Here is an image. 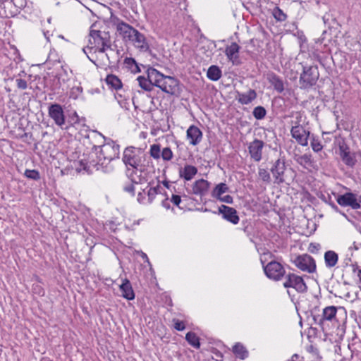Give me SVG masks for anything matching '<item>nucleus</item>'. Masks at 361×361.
Wrapping results in <instances>:
<instances>
[{"mask_svg": "<svg viewBox=\"0 0 361 361\" xmlns=\"http://www.w3.org/2000/svg\"><path fill=\"white\" fill-rule=\"evenodd\" d=\"M93 135L104 140V143L101 145H93L92 152L99 154L103 159V164L106 166L112 160L118 159L120 156V145L111 138H107L97 130L92 132Z\"/></svg>", "mask_w": 361, "mask_h": 361, "instance_id": "obj_1", "label": "nucleus"}, {"mask_svg": "<svg viewBox=\"0 0 361 361\" xmlns=\"http://www.w3.org/2000/svg\"><path fill=\"white\" fill-rule=\"evenodd\" d=\"M94 26L95 24H92L90 27L88 45L83 48L84 53L87 54L86 49H95L94 52L99 53H104L106 49L113 50L109 32L94 30Z\"/></svg>", "mask_w": 361, "mask_h": 361, "instance_id": "obj_2", "label": "nucleus"}, {"mask_svg": "<svg viewBox=\"0 0 361 361\" xmlns=\"http://www.w3.org/2000/svg\"><path fill=\"white\" fill-rule=\"evenodd\" d=\"M48 114L49 117L54 120L55 124L62 129H68L71 126L78 123L79 121L76 112H74L72 116H69L67 118L62 106L57 103L49 105Z\"/></svg>", "mask_w": 361, "mask_h": 361, "instance_id": "obj_3", "label": "nucleus"}, {"mask_svg": "<svg viewBox=\"0 0 361 361\" xmlns=\"http://www.w3.org/2000/svg\"><path fill=\"white\" fill-rule=\"evenodd\" d=\"M147 155L142 148H137L133 146H128L125 148L123 154L122 161L127 168V173L130 171L129 167L137 170L142 166V162L145 161Z\"/></svg>", "mask_w": 361, "mask_h": 361, "instance_id": "obj_4", "label": "nucleus"}, {"mask_svg": "<svg viewBox=\"0 0 361 361\" xmlns=\"http://www.w3.org/2000/svg\"><path fill=\"white\" fill-rule=\"evenodd\" d=\"M319 78V72L317 66H302V72L299 78L300 88L311 89L317 84Z\"/></svg>", "mask_w": 361, "mask_h": 361, "instance_id": "obj_5", "label": "nucleus"}, {"mask_svg": "<svg viewBox=\"0 0 361 361\" xmlns=\"http://www.w3.org/2000/svg\"><path fill=\"white\" fill-rule=\"evenodd\" d=\"M262 264L264 274L269 279L279 281L285 276L286 270L281 263L273 260L267 265H264L263 262Z\"/></svg>", "mask_w": 361, "mask_h": 361, "instance_id": "obj_6", "label": "nucleus"}, {"mask_svg": "<svg viewBox=\"0 0 361 361\" xmlns=\"http://www.w3.org/2000/svg\"><path fill=\"white\" fill-rule=\"evenodd\" d=\"M181 86L178 79L164 75L158 87L169 94L178 96L182 92Z\"/></svg>", "mask_w": 361, "mask_h": 361, "instance_id": "obj_7", "label": "nucleus"}, {"mask_svg": "<svg viewBox=\"0 0 361 361\" xmlns=\"http://www.w3.org/2000/svg\"><path fill=\"white\" fill-rule=\"evenodd\" d=\"M336 198V202L341 207H350L353 209H358L361 208V195H357L353 192H348L343 195H336L333 193Z\"/></svg>", "mask_w": 361, "mask_h": 361, "instance_id": "obj_8", "label": "nucleus"}, {"mask_svg": "<svg viewBox=\"0 0 361 361\" xmlns=\"http://www.w3.org/2000/svg\"><path fill=\"white\" fill-rule=\"evenodd\" d=\"M339 149V156L341 159L348 167L353 168L357 161L356 159V153L351 152L350 147L344 139H342L338 144Z\"/></svg>", "mask_w": 361, "mask_h": 361, "instance_id": "obj_9", "label": "nucleus"}, {"mask_svg": "<svg viewBox=\"0 0 361 361\" xmlns=\"http://www.w3.org/2000/svg\"><path fill=\"white\" fill-rule=\"evenodd\" d=\"M269 170L273 176L274 183L278 185L283 183L285 182L284 176L286 171L285 157H279L272 162Z\"/></svg>", "mask_w": 361, "mask_h": 361, "instance_id": "obj_10", "label": "nucleus"}, {"mask_svg": "<svg viewBox=\"0 0 361 361\" xmlns=\"http://www.w3.org/2000/svg\"><path fill=\"white\" fill-rule=\"evenodd\" d=\"M337 307L335 306H329L323 310L322 314H314L313 320L315 324H318L323 331L326 330V324L327 322H333L336 320V314Z\"/></svg>", "mask_w": 361, "mask_h": 361, "instance_id": "obj_11", "label": "nucleus"}, {"mask_svg": "<svg viewBox=\"0 0 361 361\" xmlns=\"http://www.w3.org/2000/svg\"><path fill=\"white\" fill-rule=\"evenodd\" d=\"M286 281L283 283V286L286 288H293L297 292L304 293L307 290V286L304 281L303 279L293 273H288L285 275Z\"/></svg>", "mask_w": 361, "mask_h": 361, "instance_id": "obj_12", "label": "nucleus"}, {"mask_svg": "<svg viewBox=\"0 0 361 361\" xmlns=\"http://www.w3.org/2000/svg\"><path fill=\"white\" fill-rule=\"evenodd\" d=\"M293 263L301 271H307L310 274L314 273L316 271L315 260L307 254L297 256Z\"/></svg>", "mask_w": 361, "mask_h": 361, "instance_id": "obj_13", "label": "nucleus"}, {"mask_svg": "<svg viewBox=\"0 0 361 361\" xmlns=\"http://www.w3.org/2000/svg\"><path fill=\"white\" fill-rule=\"evenodd\" d=\"M290 133L292 137L295 139L300 145L305 147L308 145L310 132L306 130L303 126L300 125L293 126L290 130Z\"/></svg>", "mask_w": 361, "mask_h": 361, "instance_id": "obj_14", "label": "nucleus"}, {"mask_svg": "<svg viewBox=\"0 0 361 361\" xmlns=\"http://www.w3.org/2000/svg\"><path fill=\"white\" fill-rule=\"evenodd\" d=\"M216 214V212H214ZM217 214H221L222 218L231 222L233 224H237L239 222L240 218L235 209L228 206L221 204L218 208Z\"/></svg>", "mask_w": 361, "mask_h": 361, "instance_id": "obj_15", "label": "nucleus"}, {"mask_svg": "<svg viewBox=\"0 0 361 361\" xmlns=\"http://www.w3.org/2000/svg\"><path fill=\"white\" fill-rule=\"evenodd\" d=\"M264 146V142L259 139H255L250 143L248 147L250 157L255 161H259L262 157V149Z\"/></svg>", "mask_w": 361, "mask_h": 361, "instance_id": "obj_16", "label": "nucleus"}, {"mask_svg": "<svg viewBox=\"0 0 361 361\" xmlns=\"http://www.w3.org/2000/svg\"><path fill=\"white\" fill-rule=\"evenodd\" d=\"M210 185L211 183L204 178L197 180L192 185V193L201 197L204 196L208 192Z\"/></svg>", "mask_w": 361, "mask_h": 361, "instance_id": "obj_17", "label": "nucleus"}, {"mask_svg": "<svg viewBox=\"0 0 361 361\" xmlns=\"http://www.w3.org/2000/svg\"><path fill=\"white\" fill-rule=\"evenodd\" d=\"M130 42H132L133 44L142 51L151 52L149 45L147 42V39L142 33L140 32L137 30H135L133 34V37Z\"/></svg>", "mask_w": 361, "mask_h": 361, "instance_id": "obj_18", "label": "nucleus"}, {"mask_svg": "<svg viewBox=\"0 0 361 361\" xmlns=\"http://www.w3.org/2000/svg\"><path fill=\"white\" fill-rule=\"evenodd\" d=\"M116 29L120 35L125 41H130L136 29L130 25L121 21L117 24Z\"/></svg>", "mask_w": 361, "mask_h": 361, "instance_id": "obj_19", "label": "nucleus"}, {"mask_svg": "<svg viewBox=\"0 0 361 361\" xmlns=\"http://www.w3.org/2000/svg\"><path fill=\"white\" fill-rule=\"evenodd\" d=\"M187 138L192 145H198L202 138V132L196 126L192 125L187 130Z\"/></svg>", "mask_w": 361, "mask_h": 361, "instance_id": "obj_20", "label": "nucleus"}, {"mask_svg": "<svg viewBox=\"0 0 361 361\" xmlns=\"http://www.w3.org/2000/svg\"><path fill=\"white\" fill-rule=\"evenodd\" d=\"M240 47L236 42H232L230 46L226 47L225 49V54L227 59L232 61L233 64H239L237 61L239 59V51Z\"/></svg>", "mask_w": 361, "mask_h": 361, "instance_id": "obj_21", "label": "nucleus"}, {"mask_svg": "<svg viewBox=\"0 0 361 361\" xmlns=\"http://www.w3.org/2000/svg\"><path fill=\"white\" fill-rule=\"evenodd\" d=\"M267 80L274 87V89L279 93L284 90V83L281 78L274 72L267 74Z\"/></svg>", "mask_w": 361, "mask_h": 361, "instance_id": "obj_22", "label": "nucleus"}, {"mask_svg": "<svg viewBox=\"0 0 361 361\" xmlns=\"http://www.w3.org/2000/svg\"><path fill=\"white\" fill-rule=\"evenodd\" d=\"M121 291V295L128 300L135 299V293L132 288V285L128 279L123 280L122 283L119 286Z\"/></svg>", "mask_w": 361, "mask_h": 361, "instance_id": "obj_23", "label": "nucleus"}, {"mask_svg": "<svg viewBox=\"0 0 361 361\" xmlns=\"http://www.w3.org/2000/svg\"><path fill=\"white\" fill-rule=\"evenodd\" d=\"M197 168L192 165L186 164L183 168L179 169V176L186 181H189L197 173Z\"/></svg>", "mask_w": 361, "mask_h": 361, "instance_id": "obj_24", "label": "nucleus"}, {"mask_svg": "<svg viewBox=\"0 0 361 361\" xmlns=\"http://www.w3.org/2000/svg\"><path fill=\"white\" fill-rule=\"evenodd\" d=\"M146 73L147 77L153 84V87L156 86L158 87L161 82H162V79L164 77V75L157 69L149 66L147 68Z\"/></svg>", "mask_w": 361, "mask_h": 361, "instance_id": "obj_25", "label": "nucleus"}, {"mask_svg": "<svg viewBox=\"0 0 361 361\" xmlns=\"http://www.w3.org/2000/svg\"><path fill=\"white\" fill-rule=\"evenodd\" d=\"M257 97V92L253 89H250L247 93L237 92L235 99L241 104H248L254 101Z\"/></svg>", "mask_w": 361, "mask_h": 361, "instance_id": "obj_26", "label": "nucleus"}, {"mask_svg": "<svg viewBox=\"0 0 361 361\" xmlns=\"http://www.w3.org/2000/svg\"><path fill=\"white\" fill-rule=\"evenodd\" d=\"M105 82L111 90H118L123 87L121 79L114 74L107 75L105 78Z\"/></svg>", "mask_w": 361, "mask_h": 361, "instance_id": "obj_27", "label": "nucleus"}, {"mask_svg": "<svg viewBox=\"0 0 361 361\" xmlns=\"http://www.w3.org/2000/svg\"><path fill=\"white\" fill-rule=\"evenodd\" d=\"M325 265L328 268H332L336 265L338 262V255L333 250H328L324 253Z\"/></svg>", "mask_w": 361, "mask_h": 361, "instance_id": "obj_28", "label": "nucleus"}, {"mask_svg": "<svg viewBox=\"0 0 361 361\" xmlns=\"http://www.w3.org/2000/svg\"><path fill=\"white\" fill-rule=\"evenodd\" d=\"M314 59L317 60L324 68H330V61L334 63V59L331 56L323 54L321 55L317 51L312 54Z\"/></svg>", "mask_w": 361, "mask_h": 361, "instance_id": "obj_29", "label": "nucleus"}, {"mask_svg": "<svg viewBox=\"0 0 361 361\" xmlns=\"http://www.w3.org/2000/svg\"><path fill=\"white\" fill-rule=\"evenodd\" d=\"M0 7L3 8H11L14 6L19 9H22L25 7L27 4L25 0H0Z\"/></svg>", "mask_w": 361, "mask_h": 361, "instance_id": "obj_30", "label": "nucleus"}, {"mask_svg": "<svg viewBox=\"0 0 361 361\" xmlns=\"http://www.w3.org/2000/svg\"><path fill=\"white\" fill-rule=\"evenodd\" d=\"M207 76L212 81H217L221 78L222 71L219 66L212 65L208 68Z\"/></svg>", "mask_w": 361, "mask_h": 361, "instance_id": "obj_31", "label": "nucleus"}, {"mask_svg": "<svg viewBox=\"0 0 361 361\" xmlns=\"http://www.w3.org/2000/svg\"><path fill=\"white\" fill-rule=\"evenodd\" d=\"M229 191V188L228 185L224 183H220L217 184L213 189V190L211 192V195L212 197L216 199H219L221 195Z\"/></svg>", "mask_w": 361, "mask_h": 361, "instance_id": "obj_32", "label": "nucleus"}, {"mask_svg": "<svg viewBox=\"0 0 361 361\" xmlns=\"http://www.w3.org/2000/svg\"><path fill=\"white\" fill-rule=\"evenodd\" d=\"M233 353L241 360H244L248 356V351L240 343H237L233 346Z\"/></svg>", "mask_w": 361, "mask_h": 361, "instance_id": "obj_33", "label": "nucleus"}, {"mask_svg": "<svg viewBox=\"0 0 361 361\" xmlns=\"http://www.w3.org/2000/svg\"><path fill=\"white\" fill-rule=\"evenodd\" d=\"M294 160L300 165L303 167H306L307 166H312V155L305 154L303 155L295 154L293 157Z\"/></svg>", "mask_w": 361, "mask_h": 361, "instance_id": "obj_34", "label": "nucleus"}, {"mask_svg": "<svg viewBox=\"0 0 361 361\" xmlns=\"http://www.w3.org/2000/svg\"><path fill=\"white\" fill-rule=\"evenodd\" d=\"M95 155L96 159H94L92 157H89L88 158L87 162L90 171L91 167L95 168L97 170H99L100 167H104V166H106L105 164H103V159H102V157L99 155V154H95Z\"/></svg>", "mask_w": 361, "mask_h": 361, "instance_id": "obj_35", "label": "nucleus"}, {"mask_svg": "<svg viewBox=\"0 0 361 361\" xmlns=\"http://www.w3.org/2000/svg\"><path fill=\"white\" fill-rule=\"evenodd\" d=\"M185 340L193 348L196 349H199L200 348V338L195 332H188L185 335Z\"/></svg>", "mask_w": 361, "mask_h": 361, "instance_id": "obj_36", "label": "nucleus"}, {"mask_svg": "<svg viewBox=\"0 0 361 361\" xmlns=\"http://www.w3.org/2000/svg\"><path fill=\"white\" fill-rule=\"evenodd\" d=\"M139 86L144 90L150 92L153 90V84L151 82V80L148 77H145L142 75H140L137 78Z\"/></svg>", "mask_w": 361, "mask_h": 361, "instance_id": "obj_37", "label": "nucleus"}, {"mask_svg": "<svg viewBox=\"0 0 361 361\" xmlns=\"http://www.w3.org/2000/svg\"><path fill=\"white\" fill-rule=\"evenodd\" d=\"M348 348L353 355H358L361 353V340L357 337H354L352 339V342L348 344Z\"/></svg>", "mask_w": 361, "mask_h": 361, "instance_id": "obj_38", "label": "nucleus"}, {"mask_svg": "<svg viewBox=\"0 0 361 361\" xmlns=\"http://www.w3.org/2000/svg\"><path fill=\"white\" fill-rule=\"evenodd\" d=\"M309 139L310 140V145L314 152H319L322 151L323 146L317 136L310 133Z\"/></svg>", "mask_w": 361, "mask_h": 361, "instance_id": "obj_39", "label": "nucleus"}, {"mask_svg": "<svg viewBox=\"0 0 361 361\" xmlns=\"http://www.w3.org/2000/svg\"><path fill=\"white\" fill-rule=\"evenodd\" d=\"M319 198L321 199L323 202L328 204L331 206V207L336 212H339L338 207L335 204V202L332 200L331 196L329 194L320 193L318 195Z\"/></svg>", "mask_w": 361, "mask_h": 361, "instance_id": "obj_40", "label": "nucleus"}, {"mask_svg": "<svg viewBox=\"0 0 361 361\" xmlns=\"http://www.w3.org/2000/svg\"><path fill=\"white\" fill-rule=\"evenodd\" d=\"M252 115L257 120H262L265 118L267 115V110L262 106H257L254 108Z\"/></svg>", "mask_w": 361, "mask_h": 361, "instance_id": "obj_41", "label": "nucleus"}, {"mask_svg": "<svg viewBox=\"0 0 361 361\" xmlns=\"http://www.w3.org/2000/svg\"><path fill=\"white\" fill-rule=\"evenodd\" d=\"M258 175L259 178L265 183L269 184L271 182L270 173L267 169L259 168Z\"/></svg>", "mask_w": 361, "mask_h": 361, "instance_id": "obj_42", "label": "nucleus"}, {"mask_svg": "<svg viewBox=\"0 0 361 361\" xmlns=\"http://www.w3.org/2000/svg\"><path fill=\"white\" fill-rule=\"evenodd\" d=\"M24 175L30 180H39L40 179L39 172L35 169H26Z\"/></svg>", "mask_w": 361, "mask_h": 361, "instance_id": "obj_43", "label": "nucleus"}, {"mask_svg": "<svg viewBox=\"0 0 361 361\" xmlns=\"http://www.w3.org/2000/svg\"><path fill=\"white\" fill-rule=\"evenodd\" d=\"M273 16L277 21L286 20L287 16L283 11L278 6H276L273 10Z\"/></svg>", "mask_w": 361, "mask_h": 361, "instance_id": "obj_44", "label": "nucleus"}, {"mask_svg": "<svg viewBox=\"0 0 361 361\" xmlns=\"http://www.w3.org/2000/svg\"><path fill=\"white\" fill-rule=\"evenodd\" d=\"M160 185L158 184L156 187H152L147 192L148 201L149 203L152 202L156 195L160 193Z\"/></svg>", "mask_w": 361, "mask_h": 361, "instance_id": "obj_45", "label": "nucleus"}, {"mask_svg": "<svg viewBox=\"0 0 361 361\" xmlns=\"http://www.w3.org/2000/svg\"><path fill=\"white\" fill-rule=\"evenodd\" d=\"M149 154L154 159H159L161 157L160 145L159 144L151 145Z\"/></svg>", "mask_w": 361, "mask_h": 361, "instance_id": "obj_46", "label": "nucleus"}, {"mask_svg": "<svg viewBox=\"0 0 361 361\" xmlns=\"http://www.w3.org/2000/svg\"><path fill=\"white\" fill-rule=\"evenodd\" d=\"M74 164L78 171L84 170L86 171L87 172H90L87 160L81 159L78 161L75 162Z\"/></svg>", "mask_w": 361, "mask_h": 361, "instance_id": "obj_47", "label": "nucleus"}, {"mask_svg": "<svg viewBox=\"0 0 361 361\" xmlns=\"http://www.w3.org/2000/svg\"><path fill=\"white\" fill-rule=\"evenodd\" d=\"M161 156L164 161H170L173 158V152L170 147H164L162 149Z\"/></svg>", "mask_w": 361, "mask_h": 361, "instance_id": "obj_48", "label": "nucleus"}, {"mask_svg": "<svg viewBox=\"0 0 361 361\" xmlns=\"http://www.w3.org/2000/svg\"><path fill=\"white\" fill-rule=\"evenodd\" d=\"M173 322V327L176 330L181 331L185 329V324L184 322L176 319H174Z\"/></svg>", "mask_w": 361, "mask_h": 361, "instance_id": "obj_49", "label": "nucleus"}, {"mask_svg": "<svg viewBox=\"0 0 361 361\" xmlns=\"http://www.w3.org/2000/svg\"><path fill=\"white\" fill-rule=\"evenodd\" d=\"M181 196L178 195H172L171 198V202L176 206H177L178 208L182 209V207L180 206V204L182 202Z\"/></svg>", "mask_w": 361, "mask_h": 361, "instance_id": "obj_50", "label": "nucleus"}, {"mask_svg": "<svg viewBox=\"0 0 361 361\" xmlns=\"http://www.w3.org/2000/svg\"><path fill=\"white\" fill-rule=\"evenodd\" d=\"M137 63V61H135V59L134 58H132V57H126L125 59H124V64L126 65V67L129 69H133V66H135L136 65Z\"/></svg>", "mask_w": 361, "mask_h": 361, "instance_id": "obj_51", "label": "nucleus"}, {"mask_svg": "<svg viewBox=\"0 0 361 361\" xmlns=\"http://www.w3.org/2000/svg\"><path fill=\"white\" fill-rule=\"evenodd\" d=\"M123 190L128 193H130L132 196L135 195V188L133 183H128L123 187Z\"/></svg>", "mask_w": 361, "mask_h": 361, "instance_id": "obj_52", "label": "nucleus"}, {"mask_svg": "<svg viewBox=\"0 0 361 361\" xmlns=\"http://www.w3.org/2000/svg\"><path fill=\"white\" fill-rule=\"evenodd\" d=\"M16 85L18 89H20V90L27 89V83L26 80L21 79V78H18V79H16Z\"/></svg>", "mask_w": 361, "mask_h": 361, "instance_id": "obj_53", "label": "nucleus"}, {"mask_svg": "<svg viewBox=\"0 0 361 361\" xmlns=\"http://www.w3.org/2000/svg\"><path fill=\"white\" fill-rule=\"evenodd\" d=\"M320 245L319 243H311L309 246V251L312 253L317 252L320 249Z\"/></svg>", "mask_w": 361, "mask_h": 361, "instance_id": "obj_54", "label": "nucleus"}, {"mask_svg": "<svg viewBox=\"0 0 361 361\" xmlns=\"http://www.w3.org/2000/svg\"><path fill=\"white\" fill-rule=\"evenodd\" d=\"M221 202H226L227 204H233V198L230 195H225L224 197H221L219 199H218Z\"/></svg>", "mask_w": 361, "mask_h": 361, "instance_id": "obj_55", "label": "nucleus"}, {"mask_svg": "<svg viewBox=\"0 0 361 361\" xmlns=\"http://www.w3.org/2000/svg\"><path fill=\"white\" fill-rule=\"evenodd\" d=\"M33 291L35 293L39 295L43 296L44 295V290L39 285H36L33 287Z\"/></svg>", "mask_w": 361, "mask_h": 361, "instance_id": "obj_56", "label": "nucleus"}, {"mask_svg": "<svg viewBox=\"0 0 361 361\" xmlns=\"http://www.w3.org/2000/svg\"><path fill=\"white\" fill-rule=\"evenodd\" d=\"M135 171H131L130 173H127V176L130 179V183H133V185L135 186V184H138L139 182L135 180V178H133V175L135 174Z\"/></svg>", "mask_w": 361, "mask_h": 361, "instance_id": "obj_57", "label": "nucleus"}, {"mask_svg": "<svg viewBox=\"0 0 361 361\" xmlns=\"http://www.w3.org/2000/svg\"><path fill=\"white\" fill-rule=\"evenodd\" d=\"M161 205L166 208V209H169L171 208V205H170V203H169V198L166 197L165 198L162 202H161Z\"/></svg>", "mask_w": 361, "mask_h": 361, "instance_id": "obj_58", "label": "nucleus"}, {"mask_svg": "<svg viewBox=\"0 0 361 361\" xmlns=\"http://www.w3.org/2000/svg\"><path fill=\"white\" fill-rule=\"evenodd\" d=\"M145 190H143L142 192H139L137 194V201L139 202H142V200L145 199Z\"/></svg>", "mask_w": 361, "mask_h": 361, "instance_id": "obj_59", "label": "nucleus"}, {"mask_svg": "<svg viewBox=\"0 0 361 361\" xmlns=\"http://www.w3.org/2000/svg\"><path fill=\"white\" fill-rule=\"evenodd\" d=\"M352 267L353 273H356L357 274H358V270H361L357 263L352 264Z\"/></svg>", "mask_w": 361, "mask_h": 361, "instance_id": "obj_60", "label": "nucleus"}, {"mask_svg": "<svg viewBox=\"0 0 361 361\" xmlns=\"http://www.w3.org/2000/svg\"><path fill=\"white\" fill-rule=\"evenodd\" d=\"M357 276L358 277L357 285L361 290V270H358V274H357Z\"/></svg>", "mask_w": 361, "mask_h": 361, "instance_id": "obj_61", "label": "nucleus"}, {"mask_svg": "<svg viewBox=\"0 0 361 361\" xmlns=\"http://www.w3.org/2000/svg\"><path fill=\"white\" fill-rule=\"evenodd\" d=\"M134 66H135V69H132V71H131L132 72H133V73H140L141 72V69L137 63Z\"/></svg>", "mask_w": 361, "mask_h": 361, "instance_id": "obj_62", "label": "nucleus"}, {"mask_svg": "<svg viewBox=\"0 0 361 361\" xmlns=\"http://www.w3.org/2000/svg\"><path fill=\"white\" fill-rule=\"evenodd\" d=\"M141 257L145 260V262H147L149 264V261L147 255L142 251H141Z\"/></svg>", "mask_w": 361, "mask_h": 361, "instance_id": "obj_63", "label": "nucleus"}, {"mask_svg": "<svg viewBox=\"0 0 361 361\" xmlns=\"http://www.w3.org/2000/svg\"><path fill=\"white\" fill-rule=\"evenodd\" d=\"M357 324H359L360 327L361 328V311L358 313Z\"/></svg>", "mask_w": 361, "mask_h": 361, "instance_id": "obj_64", "label": "nucleus"}]
</instances>
